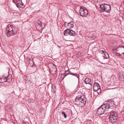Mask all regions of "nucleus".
I'll return each instance as SVG.
<instances>
[{"mask_svg": "<svg viewBox=\"0 0 124 124\" xmlns=\"http://www.w3.org/2000/svg\"><path fill=\"white\" fill-rule=\"evenodd\" d=\"M100 7L101 9L100 11L101 12H104L109 13L110 12L111 10V7L110 5L105 3L102 4L100 5Z\"/></svg>", "mask_w": 124, "mask_h": 124, "instance_id": "1", "label": "nucleus"}, {"mask_svg": "<svg viewBox=\"0 0 124 124\" xmlns=\"http://www.w3.org/2000/svg\"><path fill=\"white\" fill-rule=\"evenodd\" d=\"M116 50V54L117 55L121 56L124 54V46H117L113 49V52Z\"/></svg>", "mask_w": 124, "mask_h": 124, "instance_id": "2", "label": "nucleus"}, {"mask_svg": "<svg viewBox=\"0 0 124 124\" xmlns=\"http://www.w3.org/2000/svg\"><path fill=\"white\" fill-rule=\"evenodd\" d=\"M109 120L112 123H115L117 119V114L115 112H112L109 115Z\"/></svg>", "mask_w": 124, "mask_h": 124, "instance_id": "3", "label": "nucleus"}, {"mask_svg": "<svg viewBox=\"0 0 124 124\" xmlns=\"http://www.w3.org/2000/svg\"><path fill=\"white\" fill-rule=\"evenodd\" d=\"M109 103L104 104L101 105L104 109H107L109 108H113L115 107V105L114 104V102L112 101L110 102H108Z\"/></svg>", "mask_w": 124, "mask_h": 124, "instance_id": "4", "label": "nucleus"}, {"mask_svg": "<svg viewBox=\"0 0 124 124\" xmlns=\"http://www.w3.org/2000/svg\"><path fill=\"white\" fill-rule=\"evenodd\" d=\"M35 25L37 30L39 31L42 30L45 27V24L40 21L39 22H36Z\"/></svg>", "mask_w": 124, "mask_h": 124, "instance_id": "5", "label": "nucleus"}, {"mask_svg": "<svg viewBox=\"0 0 124 124\" xmlns=\"http://www.w3.org/2000/svg\"><path fill=\"white\" fill-rule=\"evenodd\" d=\"M75 100L79 104H81L82 103L84 104L86 101V99L84 96L80 97H77Z\"/></svg>", "mask_w": 124, "mask_h": 124, "instance_id": "6", "label": "nucleus"}, {"mask_svg": "<svg viewBox=\"0 0 124 124\" xmlns=\"http://www.w3.org/2000/svg\"><path fill=\"white\" fill-rule=\"evenodd\" d=\"M79 12L80 15L82 16H85L88 14V11L83 8H80Z\"/></svg>", "mask_w": 124, "mask_h": 124, "instance_id": "7", "label": "nucleus"}, {"mask_svg": "<svg viewBox=\"0 0 124 124\" xmlns=\"http://www.w3.org/2000/svg\"><path fill=\"white\" fill-rule=\"evenodd\" d=\"M13 1L16 4V6L18 8H23L24 7V5L22 2L21 0H13Z\"/></svg>", "mask_w": 124, "mask_h": 124, "instance_id": "8", "label": "nucleus"}, {"mask_svg": "<svg viewBox=\"0 0 124 124\" xmlns=\"http://www.w3.org/2000/svg\"><path fill=\"white\" fill-rule=\"evenodd\" d=\"M93 90L94 91L97 92L98 94L100 93L101 91V87L98 83H94L93 86Z\"/></svg>", "mask_w": 124, "mask_h": 124, "instance_id": "9", "label": "nucleus"}, {"mask_svg": "<svg viewBox=\"0 0 124 124\" xmlns=\"http://www.w3.org/2000/svg\"><path fill=\"white\" fill-rule=\"evenodd\" d=\"M65 25L67 27V30H70L68 31H73L71 30L70 29V28H71L73 27V23L72 21H70L69 23L67 22H65Z\"/></svg>", "mask_w": 124, "mask_h": 124, "instance_id": "10", "label": "nucleus"}, {"mask_svg": "<svg viewBox=\"0 0 124 124\" xmlns=\"http://www.w3.org/2000/svg\"><path fill=\"white\" fill-rule=\"evenodd\" d=\"M63 34L65 36L69 35L72 36H75L76 33L75 31H64Z\"/></svg>", "mask_w": 124, "mask_h": 124, "instance_id": "11", "label": "nucleus"}, {"mask_svg": "<svg viewBox=\"0 0 124 124\" xmlns=\"http://www.w3.org/2000/svg\"><path fill=\"white\" fill-rule=\"evenodd\" d=\"M105 109L101 106L98 108L97 110L98 114L99 115H101L103 114L104 111Z\"/></svg>", "mask_w": 124, "mask_h": 124, "instance_id": "12", "label": "nucleus"}, {"mask_svg": "<svg viewBox=\"0 0 124 124\" xmlns=\"http://www.w3.org/2000/svg\"><path fill=\"white\" fill-rule=\"evenodd\" d=\"M6 33L8 37L16 34V31H6Z\"/></svg>", "mask_w": 124, "mask_h": 124, "instance_id": "13", "label": "nucleus"}, {"mask_svg": "<svg viewBox=\"0 0 124 124\" xmlns=\"http://www.w3.org/2000/svg\"><path fill=\"white\" fill-rule=\"evenodd\" d=\"M85 82L86 84H89L91 85L92 84V83L91 80L89 78H87L85 79Z\"/></svg>", "mask_w": 124, "mask_h": 124, "instance_id": "14", "label": "nucleus"}, {"mask_svg": "<svg viewBox=\"0 0 124 124\" xmlns=\"http://www.w3.org/2000/svg\"><path fill=\"white\" fill-rule=\"evenodd\" d=\"M6 81L9 82L7 81V78L5 77H2L0 78V82L3 83Z\"/></svg>", "mask_w": 124, "mask_h": 124, "instance_id": "15", "label": "nucleus"}, {"mask_svg": "<svg viewBox=\"0 0 124 124\" xmlns=\"http://www.w3.org/2000/svg\"><path fill=\"white\" fill-rule=\"evenodd\" d=\"M15 28H13L12 26L11 25L8 27L7 28V31H14Z\"/></svg>", "mask_w": 124, "mask_h": 124, "instance_id": "16", "label": "nucleus"}, {"mask_svg": "<svg viewBox=\"0 0 124 124\" xmlns=\"http://www.w3.org/2000/svg\"><path fill=\"white\" fill-rule=\"evenodd\" d=\"M102 54L103 56L105 59H107L109 57L108 54L106 52H104Z\"/></svg>", "mask_w": 124, "mask_h": 124, "instance_id": "17", "label": "nucleus"}, {"mask_svg": "<svg viewBox=\"0 0 124 124\" xmlns=\"http://www.w3.org/2000/svg\"><path fill=\"white\" fill-rule=\"evenodd\" d=\"M102 54L103 56L105 59H107L109 57L108 54L106 52H104Z\"/></svg>", "mask_w": 124, "mask_h": 124, "instance_id": "18", "label": "nucleus"}, {"mask_svg": "<svg viewBox=\"0 0 124 124\" xmlns=\"http://www.w3.org/2000/svg\"><path fill=\"white\" fill-rule=\"evenodd\" d=\"M62 114L63 115L64 117L65 118H66V117L67 116H66L65 113L64 112H62Z\"/></svg>", "mask_w": 124, "mask_h": 124, "instance_id": "19", "label": "nucleus"}, {"mask_svg": "<svg viewBox=\"0 0 124 124\" xmlns=\"http://www.w3.org/2000/svg\"><path fill=\"white\" fill-rule=\"evenodd\" d=\"M30 102H32V103L33 102V99H31V100H30V101H29Z\"/></svg>", "mask_w": 124, "mask_h": 124, "instance_id": "20", "label": "nucleus"}, {"mask_svg": "<svg viewBox=\"0 0 124 124\" xmlns=\"http://www.w3.org/2000/svg\"><path fill=\"white\" fill-rule=\"evenodd\" d=\"M100 51H102V52H103V53H102V54H104V52H105L104 51V50H101V49L100 50Z\"/></svg>", "mask_w": 124, "mask_h": 124, "instance_id": "21", "label": "nucleus"}, {"mask_svg": "<svg viewBox=\"0 0 124 124\" xmlns=\"http://www.w3.org/2000/svg\"><path fill=\"white\" fill-rule=\"evenodd\" d=\"M23 124H29V123L28 122H24Z\"/></svg>", "mask_w": 124, "mask_h": 124, "instance_id": "22", "label": "nucleus"}, {"mask_svg": "<svg viewBox=\"0 0 124 124\" xmlns=\"http://www.w3.org/2000/svg\"><path fill=\"white\" fill-rule=\"evenodd\" d=\"M71 74L73 75H75V74L74 73H71Z\"/></svg>", "mask_w": 124, "mask_h": 124, "instance_id": "23", "label": "nucleus"}, {"mask_svg": "<svg viewBox=\"0 0 124 124\" xmlns=\"http://www.w3.org/2000/svg\"><path fill=\"white\" fill-rule=\"evenodd\" d=\"M64 31H66V30H64Z\"/></svg>", "mask_w": 124, "mask_h": 124, "instance_id": "24", "label": "nucleus"}, {"mask_svg": "<svg viewBox=\"0 0 124 124\" xmlns=\"http://www.w3.org/2000/svg\"><path fill=\"white\" fill-rule=\"evenodd\" d=\"M27 77V78H30V77Z\"/></svg>", "mask_w": 124, "mask_h": 124, "instance_id": "25", "label": "nucleus"}, {"mask_svg": "<svg viewBox=\"0 0 124 124\" xmlns=\"http://www.w3.org/2000/svg\"><path fill=\"white\" fill-rule=\"evenodd\" d=\"M29 81H30V79H29Z\"/></svg>", "mask_w": 124, "mask_h": 124, "instance_id": "26", "label": "nucleus"}, {"mask_svg": "<svg viewBox=\"0 0 124 124\" xmlns=\"http://www.w3.org/2000/svg\"><path fill=\"white\" fill-rule=\"evenodd\" d=\"M10 79L11 80H12V79L11 78H10Z\"/></svg>", "mask_w": 124, "mask_h": 124, "instance_id": "27", "label": "nucleus"}]
</instances>
